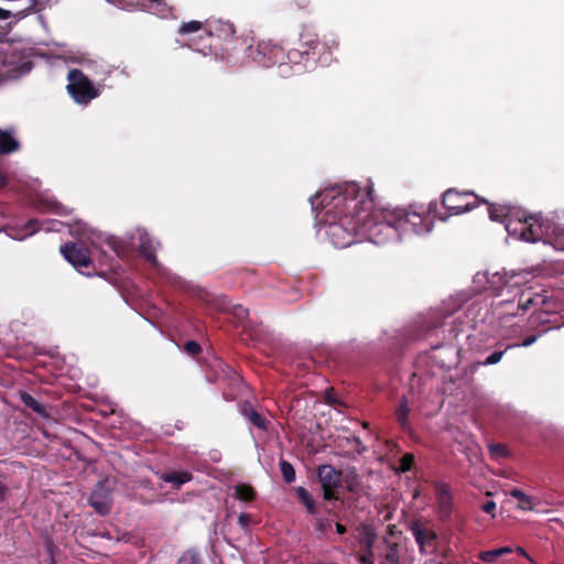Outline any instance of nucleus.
<instances>
[{"instance_id": "25", "label": "nucleus", "mask_w": 564, "mask_h": 564, "mask_svg": "<svg viewBox=\"0 0 564 564\" xmlns=\"http://www.w3.org/2000/svg\"><path fill=\"white\" fill-rule=\"evenodd\" d=\"M150 2L149 9L153 10L162 18H167L173 14L174 8L169 6L166 0H148Z\"/></svg>"}, {"instance_id": "48", "label": "nucleus", "mask_w": 564, "mask_h": 564, "mask_svg": "<svg viewBox=\"0 0 564 564\" xmlns=\"http://www.w3.org/2000/svg\"><path fill=\"white\" fill-rule=\"evenodd\" d=\"M70 232L72 234H77V235H84L85 234V225H82V224H75L74 226L70 227Z\"/></svg>"}, {"instance_id": "29", "label": "nucleus", "mask_w": 564, "mask_h": 564, "mask_svg": "<svg viewBox=\"0 0 564 564\" xmlns=\"http://www.w3.org/2000/svg\"><path fill=\"white\" fill-rule=\"evenodd\" d=\"M202 556L196 549L186 550L181 557L178 558L176 564H202Z\"/></svg>"}, {"instance_id": "11", "label": "nucleus", "mask_w": 564, "mask_h": 564, "mask_svg": "<svg viewBox=\"0 0 564 564\" xmlns=\"http://www.w3.org/2000/svg\"><path fill=\"white\" fill-rule=\"evenodd\" d=\"M59 252L77 270L88 268L91 264L89 249L80 243L66 242L61 246Z\"/></svg>"}, {"instance_id": "7", "label": "nucleus", "mask_w": 564, "mask_h": 564, "mask_svg": "<svg viewBox=\"0 0 564 564\" xmlns=\"http://www.w3.org/2000/svg\"><path fill=\"white\" fill-rule=\"evenodd\" d=\"M249 57L253 59L258 65L262 67H272L285 63L286 54L283 47L271 40H261L253 45H248Z\"/></svg>"}, {"instance_id": "15", "label": "nucleus", "mask_w": 564, "mask_h": 564, "mask_svg": "<svg viewBox=\"0 0 564 564\" xmlns=\"http://www.w3.org/2000/svg\"><path fill=\"white\" fill-rule=\"evenodd\" d=\"M546 229L536 216H530L524 219L522 228L520 229V237L528 242H538L543 239Z\"/></svg>"}, {"instance_id": "39", "label": "nucleus", "mask_w": 564, "mask_h": 564, "mask_svg": "<svg viewBox=\"0 0 564 564\" xmlns=\"http://www.w3.org/2000/svg\"><path fill=\"white\" fill-rule=\"evenodd\" d=\"M0 141H17L15 140V129H0Z\"/></svg>"}, {"instance_id": "36", "label": "nucleus", "mask_w": 564, "mask_h": 564, "mask_svg": "<svg viewBox=\"0 0 564 564\" xmlns=\"http://www.w3.org/2000/svg\"><path fill=\"white\" fill-rule=\"evenodd\" d=\"M184 351L194 357L202 351L200 345L195 340H188L184 344Z\"/></svg>"}, {"instance_id": "60", "label": "nucleus", "mask_w": 564, "mask_h": 564, "mask_svg": "<svg viewBox=\"0 0 564 564\" xmlns=\"http://www.w3.org/2000/svg\"><path fill=\"white\" fill-rule=\"evenodd\" d=\"M51 564H55V562H54V560H53V558H52V562H51Z\"/></svg>"}, {"instance_id": "22", "label": "nucleus", "mask_w": 564, "mask_h": 564, "mask_svg": "<svg viewBox=\"0 0 564 564\" xmlns=\"http://www.w3.org/2000/svg\"><path fill=\"white\" fill-rule=\"evenodd\" d=\"M488 204V213H489V217L491 220L494 221H500V223H506L507 221V217L510 215L511 213V208L509 206H506V205H496V204Z\"/></svg>"}, {"instance_id": "54", "label": "nucleus", "mask_w": 564, "mask_h": 564, "mask_svg": "<svg viewBox=\"0 0 564 564\" xmlns=\"http://www.w3.org/2000/svg\"><path fill=\"white\" fill-rule=\"evenodd\" d=\"M356 486L357 485L355 484V481H351L350 484H348V490L349 491H356Z\"/></svg>"}, {"instance_id": "17", "label": "nucleus", "mask_w": 564, "mask_h": 564, "mask_svg": "<svg viewBox=\"0 0 564 564\" xmlns=\"http://www.w3.org/2000/svg\"><path fill=\"white\" fill-rule=\"evenodd\" d=\"M160 242H155L147 231H142L139 236V253L149 261L153 267L159 265L156 250Z\"/></svg>"}, {"instance_id": "47", "label": "nucleus", "mask_w": 564, "mask_h": 564, "mask_svg": "<svg viewBox=\"0 0 564 564\" xmlns=\"http://www.w3.org/2000/svg\"><path fill=\"white\" fill-rule=\"evenodd\" d=\"M481 509L486 513H494V511L496 510V502L492 500H488L481 506Z\"/></svg>"}, {"instance_id": "49", "label": "nucleus", "mask_w": 564, "mask_h": 564, "mask_svg": "<svg viewBox=\"0 0 564 564\" xmlns=\"http://www.w3.org/2000/svg\"><path fill=\"white\" fill-rule=\"evenodd\" d=\"M109 245L111 246V248L113 249V251H115L117 254H120V252H121V249H122V248H121V243H120L118 240H116V239H111V240L109 241Z\"/></svg>"}, {"instance_id": "30", "label": "nucleus", "mask_w": 564, "mask_h": 564, "mask_svg": "<svg viewBox=\"0 0 564 564\" xmlns=\"http://www.w3.org/2000/svg\"><path fill=\"white\" fill-rule=\"evenodd\" d=\"M203 28L205 29V24L196 20L183 22L178 28V34L187 35L191 33H196L200 31Z\"/></svg>"}, {"instance_id": "9", "label": "nucleus", "mask_w": 564, "mask_h": 564, "mask_svg": "<svg viewBox=\"0 0 564 564\" xmlns=\"http://www.w3.org/2000/svg\"><path fill=\"white\" fill-rule=\"evenodd\" d=\"M317 478L326 501L338 500L337 490L341 487V471L329 464L317 468Z\"/></svg>"}, {"instance_id": "16", "label": "nucleus", "mask_w": 564, "mask_h": 564, "mask_svg": "<svg viewBox=\"0 0 564 564\" xmlns=\"http://www.w3.org/2000/svg\"><path fill=\"white\" fill-rule=\"evenodd\" d=\"M205 30L212 37H216L221 41H229L235 35V26L229 21L212 20L205 23Z\"/></svg>"}, {"instance_id": "31", "label": "nucleus", "mask_w": 564, "mask_h": 564, "mask_svg": "<svg viewBox=\"0 0 564 564\" xmlns=\"http://www.w3.org/2000/svg\"><path fill=\"white\" fill-rule=\"evenodd\" d=\"M280 469H281L283 479L286 484H291L295 480V477H296L295 469L291 463H289L288 460L281 459Z\"/></svg>"}, {"instance_id": "40", "label": "nucleus", "mask_w": 564, "mask_h": 564, "mask_svg": "<svg viewBox=\"0 0 564 564\" xmlns=\"http://www.w3.org/2000/svg\"><path fill=\"white\" fill-rule=\"evenodd\" d=\"M315 530L319 533H324L332 527V522L327 519H316L314 522Z\"/></svg>"}, {"instance_id": "53", "label": "nucleus", "mask_w": 564, "mask_h": 564, "mask_svg": "<svg viewBox=\"0 0 564 564\" xmlns=\"http://www.w3.org/2000/svg\"><path fill=\"white\" fill-rule=\"evenodd\" d=\"M7 185V177L3 173L0 172V188Z\"/></svg>"}, {"instance_id": "26", "label": "nucleus", "mask_w": 564, "mask_h": 564, "mask_svg": "<svg viewBox=\"0 0 564 564\" xmlns=\"http://www.w3.org/2000/svg\"><path fill=\"white\" fill-rule=\"evenodd\" d=\"M512 552V549L509 546H503L495 550L484 551L479 553V558L487 563L495 562L498 557L510 554Z\"/></svg>"}, {"instance_id": "12", "label": "nucleus", "mask_w": 564, "mask_h": 564, "mask_svg": "<svg viewBox=\"0 0 564 564\" xmlns=\"http://www.w3.org/2000/svg\"><path fill=\"white\" fill-rule=\"evenodd\" d=\"M551 301L546 295L531 292H521L518 306L523 311L534 310V313H547L551 310Z\"/></svg>"}, {"instance_id": "44", "label": "nucleus", "mask_w": 564, "mask_h": 564, "mask_svg": "<svg viewBox=\"0 0 564 564\" xmlns=\"http://www.w3.org/2000/svg\"><path fill=\"white\" fill-rule=\"evenodd\" d=\"M20 143H0V153L8 154L19 149Z\"/></svg>"}, {"instance_id": "35", "label": "nucleus", "mask_w": 564, "mask_h": 564, "mask_svg": "<svg viewBox=\"0 0 564 564\" xmlns=\"http://www.w3.org/2000/svg\"><path fill=\"white\" fill-rule=\"evenodd\" d=\"M413 464H414V455L411 454V453H406L400 459V469H401V471L405 473V471L411 470Z\"/></svg>"}, {"instance_id": "18", "label": "nucleus", "mask_w": 564, "mask_h": 564, "mask_svg": "<svg viewBox=\"0 0 564 564\" xmlns=\"http://www.w3.org/2000/svg\"><path fill=\"white\" fill-rule=\"evenodd\" d=\"M241 415L247 419L253 426L261 431H268L270 422L263 417L249 401L239 404Z\"/></svg>"}, {"instance_id": "4", "label": "nucleus", "mask_w": 564, "mask_h": 564, "mask_svg": "<svg viewBox=\"0 0 564 564\" xmlns=\"http://www.w3.org/2000/svg\"><path fill=\"white\" fill-rule=\"evenodd\" d=\"M67 82L66 90L78 105L87 106L100 95L99 88L78 68L68 72Z\"/></svg>"}, {"instance_id": "23", "label": "nucleus", "mask_w": 564, "mask_h": 564, "mask_svg": "<svg viewBox=\"0 0 564 564\" xmlns=\"http://www.w3.org/2000/svg\"><path fill=\"white\" fill-rule=\"evenodd\" d=\"M409 413L410 409L408 406V400L405 397H402V399L400 400L399 408L395 410V417L398 423L404 431L410 429V423L408 420Z\"/></svg>"}, {"instance_id": "2", "label": "nucleus", "mask_w": 564, "mask_h": 564, "mask_svg": "<svg viewBox=\"0 0 564 564\" xmlns=\"http://www.w3.org/2000/svg\"><path fill=\"white\" fill-rule=\"evenodd\" d=\"M337 46L338 44L334 41L330 45L321 42L317 33L305 26L300 33L297 47L291 48L286 53L288 63L279 65V75L282 77L299 75L312 68L316 63L321 66H328L334 59L332 50Z\"/></svg>"}, {"instance_id": "19", "label": "nucleus", "mask_w": 564, "mask_h": 564, "mask_svg": "<svg viewBox=\"0 0 564 564\" xmlns=\"http://www.w3.org/2000/svg\"><path fill=\"white\" fill-rule=\"evenodd\" d=\"M193 476L189 471H170V473H163L160 476V479H162L165 482L172 484L174 488L178 489L185 482L192 480Z\"/></svg>"}, {"instance_id": "24", "label": "nucleus", "mask_w": 564, "mask_h": 564, "mask_svg": "<svg viewBox=\"0 0 564 564\" xmlns=\"http://www.w3.org/2000/svg\"><path fill=\"white\" fill-rule=\"evenodd\" d=\"M234 489V497L238 500L251 502L256 499V490L250 485L237 484Z\"/></svg>"}, {"instance_id": "42", "label": "nucleus", "mask_w": 564, "mask_h": 564, "mask_svg": "<svg viewBox=\"0 0 564 564\" xmlns=\"http://www.w3.org/2000/svg\"><path fill=\"white\" fill-rule=\"evenodd\" d=\"M347 442L354 446L358 454H362L364 452H366V446H364L361 440L358 436H352L348 438Z\"/></svg>"}, {"instance_id": "50", "label": "nucleus", "mask_w": 564, "mask_h": 564, "mask_svg": "<svg viewBox=\"0 0 564 564\" xmlns=\"http://www.w3.org/2000/svg\"><path fill=\"white\" fill-rule=\"evenodd\" d=\"M294 3L300 9H306L308 8L311 0H294Z\"/></svg>"}, {"instance_id": "10", "label": "nucleus", "mask_w": 564, "mask_h": 564, "mask_svg": "<svg viewBox=\"0 0 564 564\" xmlns=\"http://www.w3.org/2000/svg\"><path fill=\"white\" fill-rule=\"evenodd\" d=\"M89 506L100 516L110 513L113 505L112 488L108 480L99 481L89 497Z\"/></svg>"}, {"instance_id": "28", "label": "nucleus", "mask_w": 564, "mask_h": 564, "mask_svg": "<svg viewBox=\"0 0 564 564\" xmlns=\"http://www.w3.org/2000/svg\"><path fill=\"white\" fill-rule=\"evenodd\" d=\"M376 533L369 527H364L360 533V544L365 550H373Z\"/></svg>"}, {"instance_id": "6", "label": "nucleus", "mask_w": 564, "mask_h": 564, "mask_svg": "<svg viewBox=\"0 0 564 564\" xmlns=\"http://www.w3.org/2000/svg\"><path fill=\"white\" fill-rule=\"evenodd\" d=\"M406 529L412 533L420 554H436L438 550V534L431 528L429 521L421 519L412 520L406 524Z\"/></svg>"}, {"instance_id": "45", "label": "nucleus", "mask_w": 564, "mask_h": 564, "mask_svg": "<svg viewBox=\"0 0 564 564\" xmlns=\"http://www.w3.org/2000/svg\"><path fill=\"white\" fill-rule=\"evenodd\" d=\"M250 521H251V518L248 513H240L239 517H238V524L242 528V529H247L250 524Z\"/></svg>"}, {"instance_id": "34", "label": "nucleus", "mask_w": 564, "mask_h": 564, "mask_svg": "<svg viewBox=\"0 0 564 564\" xmlns=\"http://www.w3.org/2000/svg\"><path fill=\"white\" fill-rule=\"evenodd\" d=\"M488 282L491 284L492 289H500L506 288L509 285L510 280L506 278V275L500 274L499 272H496L492 274V279L488 280Z\"/></svg>"}, {"instance_id": "32", "label": "nucleus", "mask_w": 564, "mask_h": 564, "mask_svg": "<svg viewBox=\"0 0 564 564\" xmlns=\"http://www.w3.org/2000/svg\"><path fill=\"white\" fill-rule=\"evenodd\" d=\"M50 223H51L50 220L40 221L37 219H30L25 224V230H28L26 236L33 235L41 229L51 230L50 227H44L45 224H50Z\"/></svg>"}, {"instance_id": "43", "label": "nucleus", "mask_w": 564, "mask_h": 564, "mask_svg": "<svg viewBox=\"0 0 564 564\" xmlns=\"http://www.w3.org/2000/svg\"><path fill=\"white\" fill-rule=\"evenodd\" d=\"M489 449L494 456H506L507 455V448L502 444H492L489 446Z\"/></svg>"}, {"instance_id": "20", "label": "nucleus", "mask_w": 564, "mask_h": 564, "mask_svg": "<svg viewBox=\"0 0 564 564\" xmlns=\"http://www.w3.org/2000/svg\"><path fill=\"white\" fill-rule=\"evenodd\" d=\"M296 497L299 501L305 507L308 514L317 513V506L312 495L304 487L295 488Z\"/></svg>"}, {"instance_id": "8", "label": "nucleus", "mask_w": 564, "mask_h": 564, "mask_svg": "<svg viewBox=\"0 0 564 564\" xmlns=\"http://www.w3.org/2000/svg\"><path fill=\"white\" fill-rule=\"evenodd\" d=\"M400 232L426 234L432 230L433 221L421 212H409L401 208L392 209Z\"/></svg>"}, {"instance_id": "55", "label": "nucleus", "mask_w": 564, "mask_h": 564, "mask_svg": "<svg viewBox=\"0 0 564 564\" xmlns=\"http://www.w3.org/2000/svg\"><path fill=\"white\" fill-rule=\"evenodd\" d=\"M423 564H442L441 562H437L436 560L434 558H431V560H427L425 561Z\"/></svg>"}, {"instance_id": "59", "label": "nucleus", "mask_w": 564, "mask_h": 564, "mask_svg": "<svg viewBox=\"0 0 564 564\" xmlns=\"http://www.w3.org/2000/svg\"><path fill=\"white\" fill-rule=\"evenodd\" d=\"M506 229L509 231L510 230V224L509 223H506Z\"/></svg>"}, {"instance_id": "51", "label": "nucleus", "mask_w": 564, "mask_h": 564, "mask_svg": "<svg viewBox=\"0 0 564 564\" xmlns=\"http://www.w3.org/2000/svg\"><path fill=\"white\" fill-rule=\"evenodd\" d=\"M8 491V487L0 480V501H3Z\"/></svg>"}, {"instance_id": "41", "label": "nucleus", "mask_w": 564, "mask_h": 564, "mask_svg": "<svg viewBox=\"0 0 564 564\" xmlns=\"http://www.w3.org/2000/svg\"><path fill=\"white\" fill-rule=\"evenodd\" d=\"M360 564H375L376 556L373 550H365V553L359 557Z\"/></svg>"}, {"instance_id": "57", "label": "nucleus", "mask_w": 564, "mask_h": 564, "mask_svg": "<svg viewBox=\"0 0 564 564\" xmlns=\"http://www.w3.org/2000/svg\"><path fill=\"white\" fill-rule=\"evenodd\" d=\"M518 553L528 557L525 551L522 547L517 549Z\"/></svg>"}, {"instance_id": "56", "label": "nucleus", "mask_w": 564, "mask_h": 564, "mask_svg": "<svg viewBox=\"0 0 564 564\" xmlns=\"http://www.w3.org/2000/svg\"><path fill=\"white\" fill-rule=\"evenodd\" d=\"M436 207H437L436 203H430L429 212H433L434 209H436Z\"/></svg>"}, {"instance_id": "3", "label": "nucleus", "mask_w": 564, "mask_h": 564, "mask_svg": "<svg viewBox=\"0 0 564 564\" xmlns=\"http://www.w3.org/2000/svg\"><path fill=\"white\" fill-rule=\"evenodd\" d=\"M370 206L360 214V235L367 236L373 243L380 245L395 238L400 230L397 227L392 209H375L372 199L368 197Z\"/></svg>"}, {"instance_id": "37", "label": "nucleus", "mask_w": 564, "mask_h": 564, "mask_svg": "<svg viewBox=\"0 0 564 564\" xmlns=\"http://www.w3.org/2000/svg\"><path fill=\"white\" fill-rule=\"evenodd\" d=\"M45 205L51 209L53 210L54 213L56 214H59V215H66L68 214V210L65 206H63L61 203H58L57 200L55 199H52V200H45Z\"/></svg>"}, {"instance_id": "1", "label": "nucleus", "mask_w": 564, "mask_h": 564, "mask_svg": "<svg viewBox=\"0 0 564 564\" xmlns=\"http://www.w3.org/2000/svg\"><path fill=\"white\" fill-rule=\"evenodd\" d=\"M369 192H364L356 183L326 188L311 198L318 200L326 236L336 248H346L355 242L360 234V214L370 206Z\"/></svg>"}, {"instance_id": "5", "label": "nucleus", "mask_w": 564, "mask_h": 564, "mask_svg": "<svg viewBox=\"0 0 564 564\" xmlns=\"http://www.w3.org/2000/svg\"><path fill=\"white\" fill-rule=\"evenodd\" d=\"M480 204H487V200L473 192H458L454 188H448L442 196V205L448 212V215L441 217V219L445 220L449 215L469 212Z\"/></svg>"}, {"instance_id": "38", "label": "nucleus", "mask_w": 564, "mask_h": 564, "mask_svg": "<svg viewBox=\"0 0 564 564\" xmlns=\"http://www.w3.org/2000/svg\"><path fill=\"white\" fill-rule=\"evenodd\" d=\"M232 314L239 321H243L248 317L249 311L248 308L243 307L241 304H237L232 307Z\"/></svg>"}, {"instance_id": "33", "label": "nucleus", "mask_w": 564, "mask_h": 564, "mask_svg": "<svg viewBox=\"0 0 564 564\" xmlns=\"http://www.w3.org/2000/svg\"><path fill=\"white\" fill-rule=\"evenodd\" d=\"M510 348H513V346L508 345L503 350L494 351L481 362V365L491 366L498 364L501 360L505 352Z\"/></svg>"}, {"instance_id": "46", "label": "nucleus", "mask_w": 564, "mask_h": 564, "mask_svg": "<svg viewBox=\"0 0 564 564\" xmlns=\"http://www.w3.org/2000/svg\"><path fill=\"white\" fill-rule=\"evenodd\" d=\"M538 336L536 335H532V336H528L527 338L523 339V341L521 344H514L512 345L513 347H529L531 346L533 343H535Z\"/></svg>"}, {"instance_id": "52", "label": "nucleus", "mask_w": 564, "mask_h": 564, "mask_svg": "<svg viewBox=\"0 0 564 564\" xmlns=\"http://www.w3.org/2000/svg\"><path fill=\"white\" fill-rule=\"evenodd\" d=\"M335 528H336L337 533H339V534H344L346 532V527L339 522L335 523Z\"/></svg>"}, {"instance_id": "14", "label": "nucleus", "mask_w": 564, "mask_h": 564, "mask_svg": "<svg viewBox=\"0 0 564 564\" xmlns=\"http://www.w3.org/2000/svg\"><path fill=\"white\" fill-rule=\"evenodd\" d=\"M435 495L438 518L442 522H447L453 511V497L449 486L445 482H437L435 485Z\"/></svg>"}, {"instance_id": "13", "label": "nucleus", "mask_w": 564, "mask_h": 564, "mask_svg": "<svg viewBox=\"0 0 564 564\" xmlns=\"http://www.w3.org/2000/svg\"><path fill=\"white\" fill-rule=\"evenodd\" d=\"M386 549L379 554L378 564H413L414 557L406 555L399 543L384 539Z\"/></svg>"}, {"instance_id": "58", "label": "nucleus", "mask_w": 564, "mask_h": 564, "mask_svg": "<svg viewBox=\"0 0 564 564\" xmlns=\"http://www.w3.org/2000/svg\"><path fill=\"white\" fill-rule=\"evenodd\" d=\"M540 322H549V319H543L541 316L538 317Z\"/></svg>"}, {"instance_id": "27", "label": "nucleus", "mask_w": 564, "mask_h": 564, "mask_svg": "<svg viewBox=\"0 0 564 564\" xmlns=\"http://www.w3.org/2000/svg\"><path fill=\"white\" fill-rule=\"evenodd\" d=\"M510 496L516 498L518 501H519V508L522 509V510H534V505H533V500L530 496L525 495L522 490L520 489H512L510 491Z\"/></svg>"}, {"instance_id": "21", "label": "nucleus", "mask_w": 564, "mask_h": 564, "mask_svg": "<svg viewBox=\"0 0 564 564\" xmlns=\"http://www.w3.org/2000/svg\"><path fill=\"white\" fill-rule=\"evenodd\" d=\"M20 400L22 401V403L26 408L31 409L36 414H39L41 416H44V417L48 416V413H47V410H46L45 405L42 404L41 402H39L30 393H28V392H20Z\"/></svg>"}]
</instances>
